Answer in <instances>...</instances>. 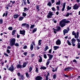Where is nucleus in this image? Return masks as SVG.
<instances>
[{"label": "nucleus", "mask_w": 80, "mask_h": 80, "mask_svg": "<svg viewBox=\"0 0 80 80\" xmlns=\"http://www.w3.org/2000/svg\"><path fill=\"white\" fill-rule=\"evenodd\" d=\"M16 40L15 38H12L11 40H10V43L9 44V45L11 47H13V46L14 45L16 47H19V44L18 43H15Z\"/></svg>", "instance_id": "obj_1"}, {"label": "nucleus", "mask_w": 80, "mask_h": 80, "mask_svg": "<svg viewBox=\"0 0 80 80\" xmlns=\"http://www.w3.org/2000/svg\"><path fill=\"white\" fill-rule=\"evenodd\" d=\"M70 21H66V19H64L63 20L60 22L59 23L62 27H63L64 26H65L66 24L65 23H70Z\"/></svg>", "instance_id": "obj_2"}, {"label": "nucleus", "mask_w": 80, "mask_h": 80, "mask_svg": "<svg viewBox=\"0 0 80 80\" xmlns=\"http://www.w3.org/2000/svg\"><path fill=\"white\" fill-rule=\"evenodd\" d=\"M60 29H61V28L60 26H57L56 29L53 28V30H54L53 31L54 33L56 34L58 32H59V31H60Z\"/></svg>", "instance_id": "obj_3"}, {"label": "nucleus", "mask_w": 80, "mask_h": 80, "mask_svg": "<svg viewBox=\"0 0 80 80\" xmlns=\"http://www.w3.org/2000/svg\"><path fill=\"white\" fill-rule=\"evenodd\" d=\"M53 12H51V11H50L49 12L48 15V18H50L51 17V16H52V15H53Z\"/></svg>", "instance_id": "obj_4"}, {"label": "nucleus", "mask_w": 80, "mask_h": 80, "mask_svg": "<svg viewBox=\"0 0 80 80\" xmlns=\"http://www.w3.org/2000/svg\"><path fill=\"white\" fill-rule=\"evenodd\" d=\"M8 70H9L11 72H13V70H14V67H13V66L11 65V66L8 69Z\"/></svg>", "instance_id": "obj_5"}, {"label": "nucleus", "mask_w": 80, "mask_h": 80, "mask_svg": "<svg viewBox=\"0 0 80 80\" xmlns=\"http://www.w3.org/2000/svg\"><path fill=\"white\" fill-rule=\"evenodd\" d=\"M77 4H75L73 6V9L74 10H77L79 8V6H77Z\"/></svg>", "instance_id": "obj_6"}, {"label": "nucleus", "mask_w": 80, "mask_h": 80, "mask_svg": "<svg viewBox=\"0 0 80 80\" xmlns=\"http://www.w3.org/2000/svg\"><path fill=\"white\" fill-rule=\"evenodd\" d=\"M48 56L49 58L48 59V60H51L52 58H53V56L49 54H48Z\"/></svg>", "instance_id": "obj_7"}, {"label": "nucleus", "mask_w": 80, "mask_h": 80, "mask_svg": "<svg viewBox=\"0 0 80 80\" xmlns=\"http://www.w3.org/2000/svg\"><path fill=\"white\" fill-rule=\"evenodd\" d=\"M36 80H42V78L40 76H38L36 78Z\"/></svg>", "instance_id": "obj_8"}, {"label": "nucleus", "mask_w": 80, "mask_h": 80, "mask_svg": "<svg viewBox=\"0 0 80 80\" xmlns=\"http://www.w3.org/2000/svg\"><path fill=\"white\" fill-rule=\"evenodd\" d=\"M19 17H20V15L18 14H15L14 15V18H17Z\"/></svg>", "instance_id": "obj_9"}, {"label": "nucleus", "mask_w": 80, "mask_h": 80, "mask_svg": "<svg viewBox=\"0 0 80 80\" xmlns=\"http://www.w3.org/2000/svg\"><path fill=\"white\" fill-rule=\"evenodd\" d=\"M79 35L78 32H77L76 35V34L75 35H74V37H75V38H78V37H79V35Z\"/></svg>", "instance_id": "obj_10"}, {"label": "nucleus", "mask_w": 80, "mask_h": 80, "mask_svg": "<svg viewBox=\"0 0 80 80\" xmlns=\"http://www.w3.org/2000/svg\"><path fill=\"white\" fill-rule=\"evenodd\" d=\"M65 5H66V3L64 2L63 4V8H62V9L61 10L62 11H64V10H65Z\"/></svg>", "instance_id": "obj_11"}, {"label": "nucleus", "mask_w": 80, "mask_h": 80, "mask_svg": "<svg viewBox=\"0 0 80 80\" xmlns=\"http://www.w3.org/2000/svg\"><path fill=\"white\" fill-rule=\"evenodd\" d=\"M56 45H60L61 44V41H60V40H58L57 41H56Z\"/></svg>", "instance_id": "obj_12"}, {"label": "nucleus", "mask_w": 80, "mask_h": 80, "mask_svg": "<svg viewBox=\"0 0 80 80\" xmlns=\"http://www.w3.org/2000/svg\"><path fill=\"white\" fill-rule=\"evenodd\" d=\"M20 34H22V35H25V31H20Z\"/></svg>", "instance_id": "obj_13"}, {"label": "nucleus", "mask_w": 80, "mask_h": 80, "mask_svg": "<svg viewBox=\"0 0 80 80\" xmlns=\"http://www.w3.org/2000/svg\"><path fill=\"white\" fill-rule=\"evenodd\" d=\"M64 35H65V33H68V30L67 29H64L63 31Z\"/></svg>", "instance_id": "obj_14"}, {"label": "nucleus", "mask_w": 80, "mask_h": 80, "mask_svg": "<svg viewBox=\"0 0 80 80\" xmlns=\"http://www.w3.org/2000/svg\"><path fill=\"white\" fill-rule=\"evenodd\" d=\"M72 43H75V42H76V40L74 38H73L71 40Z\"/></svg>", "instance_id": "obj_15"}, {"label": "nucleus", "mask_w": 80, "mask_h": 80, "mask_svg": "<svg viewBox=\"0 0 80 80\" xmlns=\"http://www.w3.org/2000/svg\"><path fill=\"white\" fill-rule=\"evenodd\" d=\"M17 68H22V66L18 64L17 66Z\"/></svg>", "instance_id": "obj_16"}, {"label": "nucleus", "mask_w": 80, "mask_h": 80, "mask_svg": "<svg viewBox=\"0 0 80 80\" xmlns=\"http://www.w3.org/2000/svg\"><path fill=\"white\" fill-rule=\"evenodd\" d=\"M49 48H48V46H46L45 48V49L44 50V51L45 52L46 51H47L48 49Z\"/></svg>", "instance_id": "obj_17"}, {"label": "nucleus", "mask_w": 80, "mask_h": 80, "mask_svg": "<svg viewBox=\"0 0 80 80\" xmlns=\"http://www.w3.org/2000/svg\"><path fill=\"white\" fill-rule=\"evenodd\" d=\"M53 48L54 49V50H56L57 49H58L59 48V47L54 46L53 47Z\"/></svg>", "instance_id": "obj_18"}, {"label": "nucleus", "mask_w": 80, "mask_h": 80, "mask_svg": "<svg viewBox=\"0 0 80 80\" xmlns=\"http://www.w3.org/2000/svg\"><path fill=\"white\" fill-rule=\"evenodd\" d=\"M33 49V44H31L30 46L31 50H32H32Z\"/></svg>", "instance_id": "obj_19"}, {"label": "nucleus", "mask_w": 80, "mask_h": 80, "mask_svg": "<svg viewBox=\"0 0 80 80\" xmlns=\"http://www.w3.org/2000/svg\"><path fill=\"white\" fill-rule=\"evenodd\" d=\"M47 68L44 67V66H42L41 67L40 69H42V70H45Z\"/></svg>", "instance_id": "obj_20"}, {"label": "nucleus", "mask_w": 80, "mask_h": 80, "mask_svg": "<svg viewBox=\"0 0 80 80\" xmlns=\"http://www.w3.org/2000/svg\"><path fill=\"white\" fill-rule=\"evenodd\" d=\"M24 18V17H20L18 20L20 21H22V20Z\"/></svg>", "instance_id": "obj_21"}, {"label": "nucleus", "mask_w": 80, "mask_h": 80, "mask_svg": "<svg viewBox=\"0 0 80 80\" xmlns=\"http://www.w3.org/2000/svg\"><path fill=\"white\" fill-rule=\"evenodd\" d=\"M41 42H42V40H40L38 41V44L39 45H41L42 44Z\"/></svg>", "instance_id": "obj_22"}, {"label": "nucleus", "mask_w": 80, "mask_h": 80, "mask_svg": "<svg viewBox=\"0 0 80 80\" xmlns=\"http://www.w3.org/2000/svg\"><path fill=\"white\" fill-rule=\"evenodd\" d=\"M56 5H60V1H59L58 2H57L56 3Z\"/></svg>", "instance_id": "obj_23"}, {"label": "nucleus", "mask_w": 80, "mask_h": 80, "mask_svg": "<svg viewBox=\"0 0 80 80\" xmlns=\"http://www.w3.org/2000/svg\"><path fill=\"white\" fill-rule=\"evenodd\" d=\"M48 5L49 7H51V6H52V4L51 3V2H48Z\"/></svg>", "instance_id": "obj_24"}, {"label": "nucleus", "mask_w": 80, "mask_h": 80, "mask_svg": "<svg viewBox=\"0 0 80 80\" xmlns=\"http://www.w3.org/2000/svg\"><path fill=\"white\" fill-rule=\"evenodd\" d=\"M40 58L39 60V62H42V57H40Z\"/></svg>", "instance_id": "obj_25"}, {"label": "nucleus", "mask_w": 80, "mask_h": 80, "mask_svg": "<svg viewBox=\"0 0 80 80\" xmlns=\"http://www.w3.org/2000/svg\"><path fill=\"white\" fill-rule=\"evenodd\" d=\"M67 43L69 45H71V43H70V41L69 40H67Z\"/></svg>", "instance_id": "obj_26"}, {"label": "nucleus", "mask_w": 80, "mask_h": 80, "mask_svg": "<svg viewBox=\"0 0 80 80\" xmlns=\"http://www.w3.org/2000/svg\"><path fill=\"white\" fill-rule=\"evenodd\" d=\"M16 31V30H14L12 32V35H14V34H15V32Z\"/></svg>", "instance_id": "obj_27"}, {"label": "nucleus", "mask_w": 80, "mask_h": 80, "mask_svg": "<svg viewBox=\"0 0 80 80\" xmlns=\"http://www.w3.org/2000/svg\"><path fill=\"white\" fill-rule=\"evenodd\" d=\"M49 63H50V60H48V59L47 60V61L46 63L47 65H48L49 64Z\"/></svg>", "instance_id": "obj_28"}, {"label": "nucleus", "mask_w": 80, "mask_h": 80, "mask_svg": "<svg viewBox=\"0 0 80 80\" xmlns=\"http://www.w3.org/2000/svg\"><path fill=\"white\" fill-rule=\"evenodd\" d=\"M49 63H50V60H48V59L47 60V61L46 63L47 65H48L49 64Z\"/></svg>", "instance_id": "obj_29"}, {"label": "nucleus", "mask_w": 80, "mask_h": 80, "mask_svg": "<svg viewBox=\"0 0 80 80\" xmlns=\"http://www.w3.org/2000/svg\"><path fill=\"white\" fill-rule=\"evenodd\" d=\"M67 10H70L71 9L72 7H70V6H67Z\"/></svg>", "instance_id": "obj_30"}, {"label": "nucleus", "mask_w": 80, "mask_h": 80, "mask_svg": "<svg viewBox=\"0 0 80 80\" xmlns=\"http://www.w3.org/2000/svg\"><path fill=\"white\" fill-rule=\"evenodd\" d=\"M37 31V28H35L32 31L33 33H34Z\"/></svg>", "instance_id": "obj_31"}, {"label": "nucleus", "mask_w": 80, "mask_h": 80, "mask_svg": "<svg viewBox=\"0 0 80 80\" xmlns=\"http://www.w3.org/2000/svg\"><path fill=\"white\" fill-rule=\"evenodd\" d=\"M78 48H80V43L79 42H78Z\"/></svg>", "instance_id": "obj_32"}, {"label": "nucleus", "mask_w": 80, "mask_h": 80, "mask_svg": "<svg viewBox=\"0 0 80 80\" xmlns=\"http://www.w3.org/2000/svg\"><path fill=\"white\" fill-rule=\"evenodd\" d=\"M27 63L26 62L24 63L23 64V67L24 68L26 67V65H27Z\"/></svg>", "instance_id": "obj_33"}, {"label": "nucleus", "mask_w": 80, "mask_h": 80, "mask_svg": "<svg viewBox=\"0 0 80 80\" xmlns=\"http://www.w3.org/2000/svg\"><path fill=\"white\" fill-rule=\"evenodd\" d=\"M22 15L23 17H26V16L27 15V14L25 12H23L22 13Z\"/></svg>", "instance_id": "obj_34"}, {"label": "nucleus", "mask_w": 80, "mask_h": 80, "mask_svg": "<svg viewBox=\"0 0 80 80\" xmlns=\"http://www.w3.org/2000/svg\"><path fill=\"white\" fill-rule=\"evenodd\" d=\"M26 75L27 77L28 78L29 77V75H28V72H26Z\"/></svg>", "instance_id": "obj_35"}, {"label": "nucleus", "mask_w": 80, "mask_h": 80, "mask_svg": "<svg viewBox=\"0 0 80 80\" xmlns=\"http://www.w3.org/2000/svg\"><path fill=\"white\" fill-rule=\"evenodd\" d=\"M70 68H67L66 69H64V71H67V70H68L69 69H70Z\"/></svg>", "instance_id": "obj_36"}, {"label": "nucleus", "mask_w": 80, "mask_h": 80, "mask_svg": "<svg viewBox=\"0 0 80 80\" xmlns=\"http://www.w3.org/2000/svg\"><path fill=\"white\" fill-rule=\"evenodd\" d=\"M36 72V73H38V69L37 68H36V70H35Z\"/></svg>", "instance_id": "obj_37"}, {"label": "nucleus", "mask_w": 80, "mask_h": 80, "mask_svg": "<svg viewBox=\"0 0 80 80\" xmlns=\"http://www.w3.org/2000/svg\"><path fill=\"white\" fill-rule=\"evenodd\" d=\"M3 23V20L2 19H0V24H2Z\"/></svg>", "instance_id": "obj_38"}, {"label": "nucleus", "mask_w": 80, "mask_h": 80, "mask_svg": "<svg viewBox=\"0 0 80 80\" xmlns=\"http://www.w3.org/2000/svg\"><path fill=\"white\" fill-rule=\"evenodd\" d=\"M8 30H12L13 29V28L12 27H9L8 28Z\"/></svg>", "instance_id": "obj_39"}, {"label": "nucleus", "mask_w": 80, "mask_h": 80, "mask_svg": "<svg viewBox=\"0 0 80 80\" xmlns=\"http://www.w3.org/2000/svg\"><path fill=\"white\" fill-rule=\"evenodd\" d=\"M53 79H55L56 78V75L54 74L53 76Z\"/></svg>", "instance_id": "obj_40"}, {"label": "nucleus", "mask_w": 80, "mask_h": 80, "mask_svg": "<svg viewBox=\"0 0 80 80\" xmlns=\"http://www.w3.org/2000/svg\"><path fill=\"white\" fill-rule=\"evenodd\" d=\"M40 48V47H39V45H37V46H36V48L37 49V50H38L39 49V48Z\"/></svg>", "instance_id": "obj_41"}, {"label": "nucleus", "mask_w": 80, "mask_h": 80, "mask_svg": "<svg viewBox=\"0 0 80 80\" xmlns=\"http://www.w3.org/2000/svg\"><path fill=\"white\" fill-rule=\"evenodd\" d=\"M69 15H70V13H69L68 12H67L66 13V17H68V16H69Z\"/></svg>", "instance_id": "obj_42"}, {"label": "nucleus", "mask_w": 80, "mask_h": 80, "mask_svg": "<svg viewBox=\"0 0 80 80\" xmlns=\"http://www.w3.org/2000/svg\"><path fill=\"white\" fill-rule=\"evenodd\" d=\"M35 27L34 25H31V26L30 28L32 29L33 28Z\"/></svg>", "instance_id": "obj_43"}, {"label": "nucleus", "mask_w": 80, "mask_h": 80, "mask_svg": "<svg viewBox=\"0 0 80 80\" xmlns=\"http://www.w3.org/2000/svg\"><path fill=\"white\" fill-rule=\"evenodd\" d=\"M72 35H75V34H76V33H75V31H73L72 32Z\"/></svg>", "instance_id": "obj_44"}, {"label": "nucleus", "mask_w": 80, "mask_h": 80, "mask_svg": "<svg viewBox=\"0 0 80 80\" xmlns=\"http://www.w3.org/2000/svg\"><path fill=\"white\" fill-rule=\"evenodd\" d=\"M32 70V67H30L29 68V72H30Z\"/></svg>", "instance_id": "obj_45"}, {"label": "nucleus", "mask_w": 80, "mask_h": 80, "mask_svg": "<svg viewBox=\"0 0 80 80\" xmlns=\"http://www.w3.org/2000/svg\"><path fill=\"white\" fill-rule=\"evenodd\" d=\"M7 52H8V53H10V50H9V49H7Z\"/></svg>", "instance_id": "obj_46"}, {"label": "nucleus", "mask_w": 80, "mask_h": 80, "mask_svg": "<svg viewBox=\"0 0 80 80\" xmlns=\"http://www.w3.org/2000/svg\"><path fill=\"white\" fill-rule=\"evenodd\" d=\"M25 27H29V25L28 24H26V25H25Z\"/></svg>", "instance_id": "obj_47"}, {"label": "nucleus", "mask_w": 80, "mask_h": 80, "mask_svg": "<svg viewBox=\"0 0 80 80\" xmlns=\"http://www.w3.org/2000/svg\"><path fill=\"white\" fill-rule=\"evenodd\" d=\"M44 58H47V55L46 54H44Z\"/></svg>", "instance_id": "obj_48"}, {"label": "nucleus", "mask_w": 80, "mask_h": 80, "mask_svg": "<svg viewBox=\"0 0 80 80\" xmlns=\"http://www.w3.org/2000/svg\"><path fill=\"white\" fill-rule=\"evenodd\" d=\"M55 20L54 19H53L52 21H54L53 22H54L55 23H57V21L55 20Z\"/></svg>", "instance_id": "obj_49"}, {"label": "nucleus", "mask_w": 80, "mask_h": 80, "mask_svg": "<svg viewBox=\"0 0 80 80\" xmlns=\"http://www.w3.org/2000/svg\"><path fill=\"white\" fill-rule=\"evenodd\" d=\"M4 55H5L6 56V57H8V55L6 53H5L4 54Z\"/></svg>", "instance_id": "obj_50"}, {"label": "nucleus", "mask_w": 80, "mask_h": 80, "mask_svg": "<svg viewBox=\"0 0 80 80\" xmlns=\"http://www.w3.org/2000/svg\"><path fill=\"white\" fill-rule=\"evenodd\" d=\"M77 42H78V43H79V42H80V39L78 38H77Z\"/></svg>", "instance_id": "obj_51"}, {"label": "nucleus", "mask_w": 80, "mask_h": 80, "mask_svg": "<svg viewBox=\"0 0 80 80\" xmlns=\"http://www.w3.org/2000/svg\"><path fill=\"white\" fill-rule=\"evenodd\" d=\"M23 48L24 49H26V48H27V46H25Z\"/></svg>", "instance_id": "obj_52"}, {"label": "nucleus", "mask_w": 80, "mask_h": 80, "mask_svg": "<svg viewBox=\"0 0 80 80\" xmlns=\"http://www.w3.org/2000/svg\"><path fill=\"white\" fill-rule=\"evenodd\" d=\"M36 7L37 10L39 8V6L38 5H37Z\"/></svg>", "instance_id": "obj_53"}, {"label": "nucleus", "mask_w": 80, "mask_h": 80, "mask_svg": "<svg viewBox=\"0 0 80 80\" xmlns=\"http://www.w3.org/2000/svg\"><path fill=\"white\" fill-rule=\"evenodd\" d=\"M23 54L24 55H25V56H26L27 54V52H24Z\"/></svg>", "instance_id": "obj_54"}, {"label": "nucleus", "mask_w": 80, "mask_h": 80, "mask_svg": "<svg viewBox=\"0 0 80 80\" xmlns=\"http://www.w3.org/2000/svg\"><path fill=\"white\" fill-rule=\"evenodd\" d=\"M52 10L53 11H55V8L54 7H52Z\"/></svg>", "instance_id": "obj_55"}, {"label": "nucleus", "mask_w": 80, "mask_h": 80, "mask_svg": "<svg viewBox=\"0 0 80 80\" xmlns=\"http://www.w3.org/2000/svg\"><path fill=\"white\" fill-rule=\"evenodd\" d=\"M24 10H26V11H27L28 10V9L27 8H24Z\"/></svg>", "instance_id": "obj_56"}, {"label": "nucleus", "mask_w": 80, "mask_h": 80, "mask_svg": "<svg viewBox=\"0 0 80 80\" xmlns=\"http://www.w3.org/2000/svg\"><path fill=\"white\" fill-rule=\"evenodd\" d=\"M48 80V76H46V80Z\"/></svg>", "instance_id": "obj_57"}, {"label": "nucleus", "mask_w": 80, "mask_h": 80, "mask_svg": "<svg viewBox=\"0 0 80 80\" xmlns=\"http://www.w3.org/2000/svg\"><path fill=\"white\" fill-rule=\"evenodd\" d=\"M35 56V54H32L31 55V57H34Z\"/></svg>", "instance_id": "obj_58"}, {"label": "nucleus", "mask_w": 80, "mask_h": 80, "mask_svg": "<svg viewBox=\"0 0 80 80\" xmlns=\"http://www.w3.org/2000/svg\"><path fill=\"white\" fill-rule=\"evenodd\" d=\"M17 75H18V76L19 77V76H20V73H19V72H18L17 73Z\"/></svg>", "instance_id": "obj_59"}, {"label": "nucleus", "mask_w": 80, "mask_h": 80, "mask_svg": "<svg viewBox=\"0 0 80 80\" xmlns=\"http://www.w3.org/2000/svg\"><path fill=\"white\" fill-rule=\"evenodd\" d=\"M7 48L8 49H10V48H11V47H10V46H8Z\"/></svg>", "instance_id": "obj_60"}, {"label": "nucleus", "mask_w": 80, "mask_h": 80, "mask_svg": "<svg viewBox=\"0 0 80 80\" xmlns=\"http://www.w3.org/2000/svg\"><path fill=\"white\" fill-rule=\"evenodd\" d=\"M54 2H55V1L54 0H51V2L52 3H54Z\"/></svg>", "instance_id": "obj_61"}, {"label": "nucleus", "mask_w": 80, "mask_h": 80, "mask_svg": "<svg viewBox=\"0 0 80 80\" xmlns=\"http://www.w3.org/2000/svg\"><path fill=\"white\" fill-rule=\"evenodd\" d=\"M17 38H20V35H18V33H17Z\"/></svg>", "instance_id": "obj_62"}, {"label": "nucleus", "mask_w": 80, "mask_h": 80, "mask_svg": "<svg viewBox=\"0 0 80 80\" xmlns=\"http://www.w3.org/2000/svg\"><path fill=\"white\" fill-rule=\"evenodd\" d=\"M51 52H52V49L49 50V53H51Z\"/></svg>", "instance_id": "obj_63"}, {"label": "nucleus", "mask_w": 80, "mask_h": 80, "mask_svg": "<svg viewBox=\"0 0 80 80\" xmlns=\"http://www.w3.org/2000/svg\"><path fill=\"white\" fill-rule=\"evenodd\" d=\"M26 24V23H24V24H22V26H25V25Z\"/></svg>", "instance_id": "obj_64"}]
</instances>
